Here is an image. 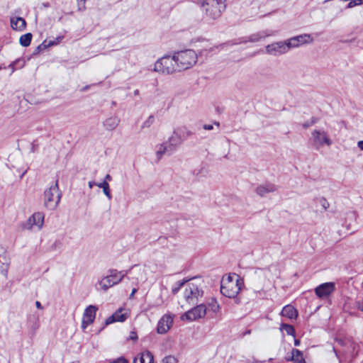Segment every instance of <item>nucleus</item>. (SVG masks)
I'll return each mask as SVG.
<instances>
[{
    "label": "nucleus",
    "mask_w": 363,
    "mask_h": 363,
    "mask_svg": "<svg viewBox=\"0 0 363 363\" xmlns=\"http://www.w3.org/2000/svg\"><path fill=\"white\" fill-rule=\"evenodd\" d=\"M27 324L33 333H35L39 328V317L37 315H31L28 318Z\"/></svg>",
    "instance_id": "5701e85b"
},
{
    "label": "nucleus",
    "mask_w": 363,
    "mask_h": 363,
    "mask_svg": "<svg viewBox=\"0 0 363 363\" xmlns=\"http://www.w3.org/2000/svg\"><path fill=\"white\" fill-rule=\"evenodd\" d=\"M277 189V186L271 183H266L262 185L258 186L255 191L256 193L260 196H264L266 194L274 192Z\"/></svg>",
    "instance_id": "a211bd4d"
},
{
    "label": "nucleus",
    "mask_w": 363,
    "mask_h": 363,
    "mask_svg": "<svg viewBox=\"0 0 363 363\" xmlns=\"http://www.w3.org/2000/svg\"><path fill=\"white\" fill-rule=\"evenodd\" d=\"M281 328L284 330L287 335H295V329L291 325L283 323L281 324Z\"/></svg>",
    "instance_id": "7c9ffc66"
},
{
    "label": "nucleus",
    "mask_w": 363,
    "mask_h": 363,
    "mask_svg": "<svg viewBox=\"0 0 363 363\" xmlns=\"http://www.w3.org/2000/svg\"><path fill=\"white\" fill-rule=\"evenodd\" d=\"M130 338L132 340H137L138 339L137 334L135 332H132Z\"/></svg>",
    "instance_id": "a18cd8bd"
},
{
    "label": "nucleus",
    "mask_w": 363,
    "mask_h": 363,
    "mask_svg": "<svg viewBox=\"0 0 363 363\" xmlns=\"http://www.w3.org/2000/svg\"><path fill=\"white\" fill-rule=\"evenodd\" d=\"M335 290V284L333 282H325L320 284L315 289V295L320 298H327Z\"/></svg>",
    "instance_id": "ddd939ff"
},
{
    "label": "nucleus",
    "mask_w": 363,
    "mask_h": 363,
    "mask_svg": "<svg viewBox=\"0 0 363 363\" xmlns=\"http://www.w3.org/2000/svg\"><path fill=\"white\" fill-rule=\"evenodd\" d=\"M41 45L38 46L37 49H40Z\"/></svg>",
    "instance_id": "69168bd1"
},
{
    "label": "nucleus",
    "mask_w": 363,
    "mask_h": 363,
    "mask_svg": "<svg viewBox=\"0 0 363 363\" xmlns=\"http://www.w3.org/2000/svg\"><path fill=\"white\" fill-rule=\"evenodd\" d=\"M122 309L120 308L108 317L105 322L106 325L113 323L115 322H123L126 320L127 315L124 313H121Z\"/></svg>",
    "instance_id": "6ab92c4d"
},
{
    "label": "nucleus",
    "mask_w": 363,
    "mask_h": 363,
    "mask_svg": "<svg viewBox=\"0 0 363 363\" xmlns=\"http://www.w3.org/2000/svg\"><path fill=\"white\" fill-rule=\"evenodd\" d=\"M128 271H118L116 269L108 270V274L98 281L96 286H99L100 289L106 291L109 288L119 284L126 276Z\"/></svg>",
    "instance_id": "20e7f679"
},
{
    "label": "nucleus",
    "mask_w": 363,
    "mask_h": 363,
    "mask_svg": "<svg viewBox=\"0 0 363 363\" xmlns=\"http://www.w3.org/2000/svg\"><path fill=\"white\" fill-rule=\"evenodd\" d=\"M72 13H73L72 11L68 13V14H69V15H72Z\"/></svg>",
    "instance_id": "e2e57ef3"
},
{
    "label": "nucleus",
    "mask_w": 363,
    "mask_h": 363,
    "mask_svg": "<svg viewBox=\"0 0 363 363\" xmlns=\"http://www.w3.org/2000/svg\"><path fill=\"white\" fill-rule=\"evenodd\" d=\"M317 122V120L316 118H311V121H310V123H311V125H313L314 123H315Z\"/></svg>",
    "instance_id": "864d4df0"
},
{
    "label": "nucleus",
    "mask_w": 363,
    "mask_h": 363,
    "mask_svg": "<svg viewBox=\"0 0 363 363\" xmlns=\"http://www.w3.org/2000/svg\"><path fill=\"white\" fill-rule=\"evenodd\" d=\"M26 26V21L21 17L11 18V26L13 30H23Z\"/></svg>",
    "instance_id": "4be33fe9"
},
{
    "label": "nucleus",
    "mask_w": 363,
    "mask_h": 363,
    "mask_svg": "<svg viewBox=\"0 0 363 363\" xmlns=\"http://www.w3.org/2000/svg\"><path fill=\"white\" fill-rule=\"evenodd\" d=\"M137 291V289H133L132 290V292L131 294H130V298H133L134 296V294H135V292Z\"/></svg>",
    "instance_id": "8fccbe9b"
},
{
    "label": "nucleus",
    "mask_w": 363,
    "mask_h": 363,
    "mask_svg": "<svg viewBox=\"0 0 363 363\" xmlns=\"http://www.w3.org/2000/svg\"><path fill=\"white\" fill-rule=\"evenodd\" d=\"M206 306L204 304L197 305L182 315V319L193 321L199 318H202L206 314Z\"/></svg>",
    "instance_id": "9d476101"
},
{
    "label": "nucleus",
    "mask_w": 363,
    "mask_h": 363,
    "mask_svg": "<svg viewBox=\"0 0 363 363\" xmlns=\"http://www.w3.org/2000/svg\"><path fill=\"white\" fill-rule=\"evenodd\" d=\"M97 186L103 189L104 194L106 196V197L111 200L112 199V195L111 193L110 186L108 182L104 181L102 182L98 183Z\"/></svg>",
    "instance_id": "bb28decb"
},
{
    "label": "nucleus",
    "mask_w": 363,
    "mask_h": 363,
    "mask_svg": "<svg viewBox=\"0 0 363 363\" xmlns=\"http://www.w3.org/2000/svg\"><path fill=\"white\" fill-rule=\"evenodd\" d=\"M289 51L286 41H279L266 46V52L272 55H279Z\"/></svg>",
    "instance_id": "f8f14e48"
},
{
    "label": "nucleus",
    "mask_w": 363,
    "mask_h": 363,
    "mask_svg": "<svg viewBox=\"0 0 363 363\" xmlns=\"http://www.w3.org/2000/svg\"><path fill=\"white\" fill-rule=\"evenodd\" d=\"M215 124L217 125V126H219L220 125V123L218 122H215Z\"/></svg>",
    "instance_id": "052dcab7"
},
{
    "label": "nucleus",
    "mask_w": 363,
    "mask_h": 363,
    "mask_svg": "<svg viewBox=\"0 0 363 363\" xmlns=\"http://www.w3.org/2000/svg\"><path fill=\"white\" fill-rule=\"evenodd\" d=\"M250 330H248L247 332H246V334H250Z\"/></svg>",
    "instance_id": "0e129e2a"
},
{
    "label": "nucleus",
    "mask_w": 363,
    "mask_h": 363,
    "mask_svg": "<svg viewBox=\"0 0 363 363\" xmlns=\"http://www.w3.org/2000/svg\"><path fill=\"white\" fill-rule=\"evenodd\" d=\"M111 180H112V177H111V176L109 174H107L105 176L104 181H106V182H108V181H111Z\"/></svg>",
    "instance_id": "c03bdc74"
},
{
    "label": "nucleus",
    "mask_w": 363,
    "mask_h": 363,
    "mask_svg": "<svg viewBox=\"0 0 363 363\" xmlns=\"http://www.w3.org/2000/svg\"><path fill=\"white\" fill-rule=\"evenodd\" d=\"M154 71L162 74H172L180 72L174 55L172 57L166 55L157 60L155 63Z\"/></svg>",
    "instance_id": "39448f33"
},
{
    "label": "nucleus",
    "mask_w": 363,
    "mask_h": 363,
    "mask_svg": "<svg viewBox=\"0 0 363 363\" xmlns=\"http://www.w3.org/2000/svg\"><path fill=\"white\" fill-rule=\"evenodd\" d=\"M208 309L213 313L220 312V306L215 298H211L207 302Z\"/></svg>",
    "instance_id": "a878e982"
},
{
    "label": "nucleus",
    "mask_w": 363,
    "mask_h": 363,
    "mask_svg": "<svg viewBox=\"0 0 363 363\" xmlns=\"http://www.w3.org/2000/svg\"><path fill=\"white\" fill-rule=\"evenodd\" d=\"M62 197L58 181L46 189L44 192V206L50 211H54L58 206Z\"/></svg>",
    "instance_id": "0eeeda50"
},
{
    "label": "nucleus",
    "mask_w": 363,
    "mask_h": 363,
    "mask_svg": "<svg viewBox=\"0 0 363 363\" xmlns=\"http://www.w3.org/2000/svg\"><path fill=\"white\" fill-rule=\"evenodd\" d=\"M291 357L287 359L288 361H293L295 363H306L302 352L298 349H293L291 351Z\"/></svg>",
    "instance_id": "b1692460"
},
{
    "label": "nucleus",
    "mask_w": 363,
    "mask_h": 363,
    "mask_svg": "<svg viewBox=\"0 0 363 363\" xmlns=\"http://www.w3.org/2000/svg\"><path fill=\"white\" fill-rule=\"evenodd\" d=\"M139 93H140V91H139V90H138V89H135V90L134 91V92H133V94H134V95H135V96H138V95H139Z\"/></svg>",
    "instance_id": "5fc2aeb1"
},
{
    "label": "nucleus",
    "mask_w": 363,
    "mask_h": 363,
    "mask_svg": "<svg viewBox=\"0 0 363 363\" xmlns=\"http://www.w3.org/2000/svg\"><path fill=\"white\" fill-rule=\"evenodd\" d=\"M318 202L324 210H327L330 206L329 203L325 198L319 199Z\"/></svg>",
    "instance_id": "c9c22d12"
},
{
    "label": "nucleus",
    "mask_w": 363,
    "mask_h": 363,
    "mask_svg": "<svg viewBox=\"0 0 363 363\" xmlns=\"http://www.w3.org/2000/svg\"><path fill=\"white\" fill-rule=\"evenodd\" d=\"M38 148V145L35 143V141L32 143L30 152H35Z\"/></svg>",
    "instance_id": "79ce46f5"
},
{
    "label": "nucleus",
    "mask_w": 363,
    "mask_h": 363,
    "mask_svg": "<svg viewBox=\"0 0 363 363\" xmlns=\"http://www.w3.org/2000/svg\"><path fill=\"white\" fill-rule=\"evenodd\" d=\"M356 306L359 311H363V298L356 301Z\"/></svg>",
    "instance_id": "4c0bfd02"
},
{
    "label": "nucleus",
    "mask_w": 363,
    "mask_h": 363,
    "mask_svg": "<svg viewBox=\"0 0 363 363\" xmlns=\"http://www.w3.org/2000/svg\"><path fill=\"white\" fill-rule=\"evenodd\" d=\"M269 35H270L269 33H267L265 31H262L259 33L252 34L247 38L245 37L238 40H234L231 41L230 43V45H238L247 42L255 43Z\"/></svg>",
    "instance_id": "2eb2a0df"
},
{
    "label": "nucleus",
    "mask_w": 363,
    "mask_h": 363,
    "mask_svg": "<svg viewBox=\"0 0 363 363\" xmlns=\"http://www.w3.org/2000/svg\"><path fill=\"white\" fill-rule=\"evenodd\" d=\"M243 285L244 281L239 276L229 275L221 281L220 293L226 297L235 298Z\"/></svg>",
    "instance_id": "f03ea898"
},
{
    "label": "nucleus",
    "mask_w": 363,
    "mask_h": 363,
    "mask_svg": "<svg viewBox=\"0 0 363 363\" xmlns=\"http://www.w3.org/2000/svg\"><path fill=\"white\" fill-rule=\"evenodd\" d=\"M173 323V317L170 314L164 315L159 320L157 332L159 334L166 333L170 328Z\"/></svg>",
    "instance_id": "dca6fc26"
},
{
    "label": "nucleus",
    "mask_w": 363,
    "mask_h": 363,
    "mask_svg": "<svg viewBox=\"0 0 363 363\" xmlns=\"http://www.w3.org/2000/svg\"><path fill=\"white\" fill-rule=\"evenodd\" d=\"M119 121L117 117H110L104 121V125L108 130H113L118 126Z\"/></svg>",
    "instance_id": "393cba45"
},
{
    "label": "nucleus",
    "mask_w": 363,
    "mask_h": 363,
    "mask_svg": "<svg viewBox=\"0 0 363 363\" xmlns=\"http://www.w3.org/2000/svg\"><path fill=\"white\" fill-rule=\"evenodd\" d=\"M311 125H311V123H310V121L306 122V123H304L303 124V127L304 128H309V127H310V126H311Z\"/></svg>",
    "instance_id": "49530a36"
},
{
    "label": "nucleus",
    "mask_w": 363,
    "mask_h": 363,
    "mask_svg": "<svg viewBox=\"0 0 363 363\" xmlns=\"http://www.w3.org/2000/svg\"><path fill=\"white\" fill-rule=\"evenodd\" d=\"M174 55L180 72L192 67L198 59L196 52L191 49L181 50Z\"/></svg>",
    "instance_id": "423d86ee"
},
{
    "label": "nucleus",
    "mask_w": 363,
    "mask_h": 363,
    "mask_svg": "<svg viewBox=\"0 0 363 363\" xmlns=\"http://www.w3.org/2000/svg\"><path fill=\"white\" fill-rule=\"evenodd\" d=\"M203 291L194 284H189L184 292V297L189 304L194 305L199 301V298L202 297Z\"/></svg>",
    "instance_id": "6e6552de"
},
{
    "label": "nucleus",
    "mask_w": 363,
    "mask_h": 363,
    "mask_svg": "<svg viewBox=\"0 0 363 363\" xmlns=\"http://www.w3.org/2000/svg\"><path fill=\"white\" fill-rule=\"evenodd\" d=\"M77 9L79 11H84L86 10V0H77Z\"/></svg>",
    "instance_id": "2f4dec72"
},
{
    "label": "nucleus",
    "mask_w": 363,
    "mask_h": 363,
    "mask_svg": "<svg viewBox=\"0 0 363 363\" xmlns=\"http://www.w3.org/2000/svg\"><path fill=\"white\" fill-rule=\"evenodd\" d=\"M203 128L205 130H211L213 128V125H211V124H205V125H203Z\"/></svg>",
    "instance_id": "a19ab883"
},
{
    "label": "nucleus",
    "mask_w": 363,
    "mask_h": 363,
    "mask_svg": "<svg viewBox=\"0 0 363 363\" xmlns=\"http://www.w3.org/2000/svg\"><path fill=\"white\" fill-rule=\"evenodd\" d=\"M44 6L45 7H48L49 6V4L48 3H46V4H43Z\"/></svg>",
    "instance_id": "4d7b16f0"
},
{
    "label": "nucleus",
    "mask_w": 363,
    "mask_h": 363,
    "mask_svg": "<svg viewBox=\"0 0 363 363\" xmlns=\"http://www.w3.org/2000/svg\"><path fill=\"white\" fill-rule=\"evenodd\" d=\"M97 184L98 183H96L95 182L90 181V182H89L88 185H89V187L90 189H91L94 186H97Z\"/></svg>",
    "instance_id": "37998d69"
},
{
    "label": "nucleus",
    "mask_w": 363,
    "mask_h": 363,
    "mask_svg": "<svg viewBox=\"0 0 363 363\" xmlns=\"http://www.w3.org/2000/svg\"><path fill=\"white\" fill-rule=\"evenodd\" d=\"M358 147L363 151V140H360L357 143Z\"/></svg>",
    "instance_id": "de8ad7c7"
},
{
    "label": "nucleus",
    "mask_w": 363,
    "mask_h": 363,
    "mask_svg": "<svg viewBox=\"0 0 363 363\" xmlns=\"http://www.w3.org/2000/svg\"><path fill=\"white\" fill-rule=\"evenodd\" d=\"M45 216L42 212L33 213L27 220L25 228L31 230L36 226L38 230H40L44 223Z\"/></svg>",
    "instance_id": "4468645a"
},
{
    "label": "nucleus",
    "mask_w": 363,
    "mask_h": 363,
    "mask_svg": "<svg viewBox=\"0 0 363 363\" xmlns=\"http://www.w3.org/2000/svg\"><path fill=\"white\" fill-rule=\"evenodd\" d=\"M337 342H338L340 345H342V344H343V342H342V340H337Z\"/></svg>",
    "instance_id": "13d9d810"
},
{
    "label": "nucleus",
    "mask_w": 363,
    "mask_h": 363,
    "mask_svg": "<svg viewBox=\"0 0 363 363\" xmlns=\"http://www.w3.org/2000/svg\"><path fill=\"white\" fill-rule=\"evenodd\" d=\"M207 51V50H201V53L202 54L203 52Z\"/></svg>",
    "instance_id": "680f3d73"
},
{
    "label": "nucleus",
    "mask_w": 363,
    "mask_h": 363,
    "mask_svg": "<svg viewBox=\"0 0 363 363\" xmlns=\"http://www.w3.org/2000/svg\"><path fill=\"white\" fill-rule=\"evenodd\" d=\"M89 87H90V85H86V86H85L84 87L82 88V91H87L89 89Z\"/></svg>",
    "instance_id": "603ef678"
},
{
    "label": "nucleus",
    "mask_w": 363,
    "mask_h": 363,
    "mask_svg": "<svg viewBox=\"0 0 363 363\" xmlns=\"http://www.w3.org/2000/svg\"><path fill=\"white\" fill-rule=\"evenodd\" d=\"M96 311L97 308L96 306L92 305L89 306L84 312L83 319L86 320L88 323H93L95 319Z\"/></svg>",
    "instance_id": "aec40b11"
},
{
    "label": "nucleus",
    "mask_w": 363,
    "mask_h": 363,
    "mask_svg": "<svg viewBox=\"0 0 363 363\" xmlns=\"http://www.w3.org/2000/svg\"><path fill=\"white\" fill-rule=\"evenodd\" d=\"M281 315L289 319H295L298 316L296 309L291 305L285 306L281 311Z\"/></svg>",
    "instance_id": "412c9836"
},
{
    "label": "nucleus",
    "mask_w": 363,
    "mask_h": 363,
    "mask_svg": "<svg viewBox=\"0 0 363 363\" xmlns=\"http://www.w3.org/2000/svg\"><path fill=\"white\" fill-rule=\"evenodd\" d=\"M225 0H197L205 16L209 20L218 18L225 9Z\"/></svg>",
    "instance_id": "f257e3e1"
},
{
    "label": "nucleus",
    "mask_w": 363,
    "mask_h": 363,
    "mask_svg": "<svg viewBox=\"0 0 363 363\" xmlns=\"http://www.w3.org/2000/svg\"><path fill=\"white\" fill-rule=\"evenodd\" d=\"M191 133H191V131H188L186 134H187V135H191Z\"/></svg>",
    "instance_id": "bf43d9fd"
},
{
    "label": "nucleus",
    "mask_w": 363,
    "mask_h": 363,
    "mask_svg": "<svg viewBox=\"0 0 363 363\" xmlns=\"http://www.w3.org/2000/svg\"><path fill=\"white\" fill-rule=\"evenodd\" d=\"M162 363H177V359L174 356L169 355L162 359Z\"/></svg>",
    "instance_id": "72a5a7b5"
},
{
    "label": "nucleus",
    "mask_w": 363,
    "mask_h": 363,
    "mask_svg": "<svg viewBox=\"0 0 363 363\" xmlns=\"http://www.w3.org/2000/svg\"><path fill=\"white\" fill-rule=\"evenodd\" d=\"M189 279H184L182 281L176 282L172 288V292L173 294H176L181 289V288L189 281Z\"/></svg>",
    "instance_id": "c756f323"
},
{
    "label": "nucleus",
    "mask_w": 363,
    "mask_h": 363,
    "mask_svg": "<svg viewBox=\"0 0 363 363\" xmlns=\"http://www.w3.org/2000/svg\"><path fill=\"white\" fill-rule=\"evenodd\" d=\"M289 50L291 48H298L301 45L309 44L313 42V38L311 34L304 33L292 37L286 40Z\"/></svg>",
    "instance_id": "9b49d317"
},
{
    "label": "nucleus",
    "mask_w": 363,
    "mask_h": 363,
    "mask_svg": "<svg viewBox=\"0 0 363 363\" xmlns=\"http://www.w3.org/2000/svg\"><path fill=\"white\" fill-rule=\"evenodd\" d=\"M31 40L32 34L28 33L20 37L19 43L23 47H28L30 44Z\"/></svg>",
    "instance_id": "c85d7f7f"
},
{
    "label": "nucleus",
    "mask_w": 363,
    "mask_h": 363,
    "mask_svg": "<svg viewBox=\"0 0 363 363\" xmlns=\"http://www.w3.org/2000/svg\"><path fill=\"white\" fill-rule=\"evenodd\" d=\"M300 343H301V342H300V340H298V339H295V340H294V345H295V346H298V345H300Z\"/></svg>",
    "instance_id": "3c124183"
},
{
    "label": "nucleus",
    "mask_w": 363,
    "mask_h": 363,
    "mask_svg": "<svg viewBox=\"0 0 363 363\" xmlns=\"http://www.w3.org/2000/svg\"><path fill=\"white\" fill-rule=\"evenodd\" d=\"M91 323H88L86 320H84L82 318V330H85V329L88 327V325H89Z\"/></svg>",
    "instance_id": "ea45409f"
},
{
    "label": "nucleus",
    "mask_w": 363,
    "mask_h": 363,
    "mask_svg": "<svg viewBox=\"0 0 363 363\" xmlns=\"http://www.w3.org/2000/svg\"><path fill=\"white\" fill-rule=\"evenodd\" d=\"M182 142L183 140L181 135L176 130H174L172 135L169 137L167 140L157 146L156 151L157 159L160 160L164 154L168 155H172L177 151Z\"/></svg>",
    "instance_id": "7ed1b4c3"
},
{
    "label": "nucleus",
    "mask_w": 363,
    "mask_h": 363,
    "mask_svg": "<svg viewBox=\"0 0 363 363\" xmlns=\"http://www.w3.org/2000/svg\"><path fill=\"white\" fill-rule=\"evenodd\" d=\"M35 306H36V307H37V308H38V309H43V306H42V305H41L40 302V301H35Z\"/></svg>",
    "instance_id": "09e8293b"
},
{
    "label": "nucleus",
    "mask_w": 363,
    "mask_h": 363,
    "mask_svg": "<svg viewBox=\"0 0 363 363\" xmlns=\"http://www.w3.org/2000/svg\"><path fill=\"white\" fill-rule=\"evenodd\" d=\"M154 362V356L148 350H145L138 354L136 356L133 363H153Z\"/></svg>",
    "instance_id": "f3484780"
},
{
    "label": "nucleus",
    "mask_w": 363,
    "mask_h": 363,
    "mask_svg": "<svg viewBox=\"0 0 363 363\" xmlns=\"http://www.w3.org/2000/svg\"><path fill=\"white\" fill-rule=\"evenodd\" d=\"M2 272H3V274H4V275L6 276V274H7V269H3V270H2Z\"/></svg>",
    "instance_id": "6e6d98bb"
},
{
    "label": "nucleus",
    "mask_w": 363,
    "mask_h": 363,
    "mask_svg": "<svg viewBox=\"0 0 363 363\" xmlns=\"http://www.w3.org/2000/svg\"><path fill=\"white\" fill-rule=\"evenodd\" d=\"M110 363H128V361L123 357H119Z\"/></svg>",
    "instance_id": "58836bf2"
},
{
    "label": "nucleus",
    "mask_w": 363,
    "mask_h": 363,
    "mask_svg": "<svg viewBox=\"0 0 363 363\" xmlns=\"http://www.w3.org/2000/svg\"><path fill=\"white\" fill-rule=\"evenodd\" d=\"M363 4V0H351L347 6V8L350 9L354 6L361 5Z\"/></svg>",
    "instance_id": "f704fd0d"
},
{
    "label": "nucleus",
    "mask_w": 363,
    "mask_h": 363,
    "mask_svg": "<svg viewBox=\"0 0 363 363\" xmlns=\"http://www.w3.org/2000/svg\"><path fill=\"white\" fill-rule=\"evenodd\" d=\"M312 143L313 147L317 150L324 145L330 146L333 143L328 133L323 130H314L312 132Z\"/></svg>",
    "instance_id": "1a4fd4ad"
},
{
    "label": "nucleus",
    "mask_w": 363,
    "mask_h": 363,
    "mask_svg": "<svg viewBox=\"0 0 363 363\" xmlns=\"http://www.w3.org/2000/svg\"><path fill=\"white\" fill-rule=\"evenodd\" d=\"M26 61L23 58L17 59L9 65V67L11 68L12 72H13L16 69H19L23 68L25 66Z\"/></svg>",
    "instance_id": "cd10ccee"
},
{
    "label": "nucleus",
    "mask_w": 363,
    "mask_h": 363,
    "mask_svg": "<svg viewBox=\"0 0 363 363\" xmlns=\"http://www.w3.org/2000/svg\"><path fill=\"white\" fill-rule=\"evenodd\" d=\"M155 121V118L153 116H150L143 123L142 128H148L150 127Z\"/></svg>",
    "instance_id": "473e14b6"
},
{
    "label": "nucleus",
    "mask_w": 363,
    "mask_h": 363,
    "mask_svg": "<svg viewBox=\"0 0 363 363\" xmlns=\"http://www.w3.org/2000/svg\"><path fill=\"white\" fill-rule=\"evenodd\" d=\"M62 38H63L62 36L58 37L56 38V40L50 41L48 45H44V43H43L41 45H44V47L52 46V45H57L59 42H60L62 40Z\"/></svg>",
    "instance_id": "e433bc0d"
}]
</instances>
